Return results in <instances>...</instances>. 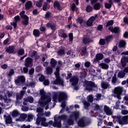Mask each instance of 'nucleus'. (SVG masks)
<instances>
[{"label":"nucleus","instance_id":"f257e3e1","mask_svg":"<svg viewBox=\"0 0 128 128\" xmlns=\"http://www.w3.org/2000/svg\"><path fill=\"white\" fill-rule=\"evenodd\" d=\"M84 84L86 90L92 92L96 90V89H97V85L92 81L86 80L84 82Z\"/></svg>","mask_w":128,"mask_h":128},{"label":"nucleus","instance_id":"f03ea898","mask_svg":"<svg viewBox=\"0 0 128 128\" xmlns=\"http://www.w3.org/2000/svg\"><path fill=\"white\" fill-rule=\"evenodd\" d=\"M116 121L122 126L126 125L128 124V116H117L116 117Z\"/></svg>","mask_w":128,"mask_h":128},{"label":"nucleus","instance_id":"7ed1b4c3","mask_svg":"<svg viewBox=\"0 0 128 128\" xmlns=\"http://www.w3.org/2000/svg\"><path fill=\"white\" fill-rule=\"evenodd\" d=\"M46 121V118L43 117V116H37V118L36 119V124L38 125L41 124V126L44 127H48V124Z\"/></svg>","mask_w":128,"mask_h":128},{"label":"nucleus","instance_id":"20e7f679","mask_svg":"<svg viewBox=\"0 0 128 128\" xmlns=\"http://www.w3.org/2000/svg\"><path fill=\"white\" fill-rule=\"evenodd\" d=\"M54 75L56 77V80L52 81V84H54L62 86L64 85V80L61 78L60 76V72H54Z\"/></svg>","mask_w":128,"mask_h":128},{"label":"nucleus","instance_id":"39448f33","mask_svg":"<svg viewBox=\"0 0 128 128\" xmlns=\"http://www.w3.org/2000/svg\"><path fill=\"white\" fill-rule=\"evenodd\" d=\"M14 82L18 86H24V82H26V78L24 76H19L16 77V79Z\"/></svg>","mask_w":128,"mask_h":128},{"label":"nucleus","instance_id":"423d86ee","mask_svg":"<svg viewBox=\"0 0 128 128\" xmlns=\"http://www.w3.org/2000/svg\"><path fill=\"white\" fill-rule=\"evenodd\" d=\"M26 12L22 10L19 14L22 18V20H24L22 21V24L27 26L29 24V17L27 15L24 14Z\"/></svg>","mask_w":128,"mask_h":128},{"label":"nucleus","instance_id":"0eeeda50","mask_svg":"<svg viewBox=\"0 0 128 128\" xmlns=\"http://www.w3.org/2000/svg\"><path fill=\"white\" fill-rule=\"evenodd\" d=\"M68 98V96L64 92H60L58 94V100L59 102H65Z\"/></svg>","mask_w":128,"mask_h":128},{"label":"nucleus","instance_id":"6e6552de","mask_svg":"<svg viewBox=\"0 0 128 128\" xmlns=\"http://www.w3.org/2000/svg\"><path fill=\"white\" fill-rule=\"evenodd\" d=\"M122 93V88L120 87L116 88L114 90V94L118 100H121V94Z\"/></svg>","mask_w":128,"mask_h":128},{"label":"nucleus","instance_id":"1a4fd4ad","mask_svg":"<svg viewBox=\"0 0 128 128\" xmlns=\"http://www.w3.org/2000/svg\"><path fill=\"white\" fill-rule=\"evenodd\" d=\"M33 63L34 60L32 58L28 57L26 58H25L24 62V65L25 67H30V68H31L33 66Z\"/></svg>","mask_w":128,"mask_h":128},{"label":"nucleus","instance_id":"9d476101","mask_svg":"<svg viewBox=\"0 0 128 128\" xmlns=\"http://www.w3.org/2000/svg\"><path fill=\"white\" fill-rule=\"evenodd\" d=\"M77 124L78 125V126L80 128L86 126V121L85 117H82L79 119L78 122H77Z\"/></svg>","mask_w":128,"mask_h":128},{"label":"nucleus","instance_id":"9b49d317","mask_svg":"<svg viewBox=\"0 0 128 128\" xmlns=\"http://www.w3.org/2000/svg\"><path fill=\"white\" fill-rule=\"evenodd\" d=\"M104 58V54L102 53H98L96 54L95 58H94V62L98 63L100 60H102Z\"/></svg>","mask_w":128,"mask_h":128},{"label":"nucleus","instance_id":"f8f14e48","mask_svg":"<svg viewBox=\"0 0 128 128\" xmlns=\"http://www.w3.org/2000/svg\"><path fill=\"white\" fill-rule=\"evenodd\" d=\"M46 26L47 28L50 29L52 32H54L56 30V25L54 22H49L46 24Z\"/></svg>","mask_w":128,"mask_h":128},{"label":"nucleus","instance_id":"ddd939ff","mask_svg":"<svg viewBox=\"0 0 128 128\" xmlns=\"http://www.w3.org/2000/svg\"><path fill=\"white\" fill-rule=\"evenodd\" d=\"M108 30L112 33H114L116 34H119L120 32V28L118 26H116L115 28L109 26L108 28Z\"/></svg>","mask_w":128,"mask_h":128},{"label":"nucleus","instance_id":"4468645a","mask_svg":"<svg viewBox=\"0 0 128 128\" xmlns=\"http://www.w3.org/2000/svg\"><path fill=\"white\" fill-rule=\"evenodd\" d=\"M104 112L105 114H106V116H111L113 114V112L111 108H109V106L105 105L104 106Z\"/></svg>","mask_w":128,"mask_h":128},{"label":"nucleus","instance_id":"2eb2a0df","mask_svg":"<svg viewBox=\"0 0 128 128\" xmlns=\"http://www.w3.org/2000/svg\"><path fill=\"white\" fill-rule=\"evenodd\" d=\"M14 20H15V22H13L10 23V24L14 26V29H16L17 22H18L20 20V16H16L15 17H14Z\"/></svg>","mask_w":128,"mask_h":128},{"label":"nucleus","instance_id":"dca6fc26","mask_svg":"<svg viewBox=\"0 0 128 128\" xmlns=\"http://www.w3.org/2000/svg\"><path fill=\"white\" fill-rule=\"evenodd\" d=\"M68 116L66 115L62 114L60 116H57V115L54 116V119L58 120H64L65 121L67 120Z\"/></svg>","mask_w":128,"mask_h":128},{"label":"nucleus","instance_id":"f3484780","mask_svg":"<svg viewBox=\"0 0 128 128\" xmlns=\"http://www.w3.org/2000/svg\"><path fill=\"white\" fill-rule=\"evenodd\" d=\"M54 122H53V127L61 128H62V120L54 119Z\"/></svg>","mask_w":128,"mask_h":128},{"label":"nucleus","instance_id":"a211bd4d","mask_svg":"<svg viewBox=\"0 0 128 128\" xmlns=\"http://www.w3.org/2000/svg\"><path fill=\"white\" fill-rule=\"evenodd\" d=\"M79 118H80V112L78 111L73 112L72 114L70 116V118H74L75 121L78 120Z\"/></svg>","mask_w":128,"mask_h":128},{"label":"nucleus","instance_id":"6ab92c4d","mask_svg":"<svg viewBox=\"0 0 128 128\" xmlns=\"http://www.w3.org/2000/svg\"><path fill=\"white\" fill-rule=\"evenodd\" d=\"M74 124V120H72L71 118L67 119L64 121V125L66 126H72Z\"/></svg>","mask_w":128,"mask_h":128},{"label":"nucleus","instance_id":"aec40b11","mask_svg":"<svg viewBox=\"0 0 128 128\" xmlns=\"http://www.w3.org/2000/svg\"><path fill=\"white\" fill-rule=\"evenodd\" d=\"M70 82H72V85L73 86H76V84H78V78L76 76H73L71 78V79L70 80Z\"/></svg>","mask_w":128,"mask_h":128},{"label":"nucleus","instance_id":"412c9836","mask_svg":"<svg viewBox=\"0 0 128 128\" xmlns=\"http://www.w3.org/2000/svg\"><path fill=\"white\" fill-rule=\"evenodd\" d=\"M4 117L5 118L4 120L6 124H11L12 123V119L11 116L10 115H4Z\"/></svg>","mask_w":128,"mask_h":128},{"label":"nucleus","instance_id":"4be33fe9","mask_svg":"<svg viewBox=\"0 0 128 128\" xmlns=\"http://www.w3.org/2000/svg\"><path fill=\"white\" fill-rule=\"evenodd\" d=\"M14 46H10L9 47H8L7 48H6V52L7 53L11 54H15L14 52Z\"/></svg>","mask_w":128,"mask_h":128},{"label":"nucleus","instance_id":"5701e85b","mask_svg":"<svg viewBox=\"0 0 128 128\" xmlns=\"http://www.w3.org/2000/svg\"><path fill=\"white\" fill-rule=\"evenodd\" d=\"M33 6V4L32 3V1H27L24 4L25 6V10H28L30 8H32V6Z\"/></svg>","mask_w":128,"mask_h":128},{"label":"nucleus","instance_id":"b1692460","mask_svg":"<svg viewBox=\"0 0 128 128\" xmlns=\"http://www.w3.org/2000/svg\"><path fill=\"white\" fill-rule=\"evenodd\" d=\"M128 63V58L124 56L121 59V64L123 68H125L126 66V64Z\"/></svg>","mask_w":128,"mask_h":128},{"label":"nucleus","instance_id":"393cba45","mask_svg":"<svg viewBox=\"0 0 128 128\" xmlns=\"http://www.w3.org/2000/svg\"><path fill=\"white\" fill-rule=\"evenodd\" d=\"M53 6L54 8H56L58 10L62 11V8L60 4L58 1H54V3L53 4Z\"/></svg>","mask_w":128,"mask_h":128},{"label":"nucleus","instance_id":"a878e982","mask_svg":"<svg viewBox=\"0 0 128 128\" xmlns=\"http://www.w3.org/2000/svg\"><path fill=\"white\" fill-rule=\"evenodd\" d=\"M106 43L108 44L111 42H112L114 40V36L112 34L109 35L108 36H105V38L104 39Z\"/></svg>","mask_w":128,"mask_h":128},{"label":"nucleus","instance_id":"bb28decb","mask_svg":"<svg viewBox=\"0 0 128 128\" xmlns=\"http://www.w3.org/2000/svg\"><path fill=\"white\" fill-rule=\"evenodd\" d=\"M50 64L51 66V67L54 68L56 67V66L58 64V62L56 60V59L52 58L50 59Z\"/></svg>","mask_w":128,"mask_h":128},{"label":"nucleus","instance_id":"cd10ccee","mask_svg":"<svg viewBox=\"0 0 128 128\" xmlns=\"http://www.w3.org/2000/svg\"><path fill=\"white\" fill-rule=\"evenodd\" d=\"M59 36L60 37L64 38H68V35L63 30H60Z\"/></svg>","mask_w":128,"mask_h":128},{"label":"nucleus","instance_id":"c85d7f7f","mask_svg":"<svg viewBox=\"0 0 128 128\" xmlns=\"http://www.w3.org/2000/svg\"><path fill=\"white\" fill-rule=\"evenodd\" d=\"M56 54L60 56H62L66 54L65 50L63 48H60L59 50L56 52Z\"/></svg>","mask_w":128,"mask_h":128},{"label":"nucleus","instance_id":"c756f323","mask_svg":"<svg viewBox=\"0 0 128 128\" xmlns=\"http://www.w3.org/2000/svg\"><path fill=\"white\" fill-rule=\"evenodd\" d=\"M113 2L112 0H108V4L106 2L104 4V7L106 8L110 9L112 8V6Z\"/></svg>","mask_w":128,"mask_h":128},{"label":"nucleus","instance_id":"7c9ffc66","mask_svg":"<svg viewBox=\"0 0 128 128\" xmlns=\"http://www.w3.org/2000/svg\"><path fill=\"white\" fill-rule=\"evenodd\" d=\"M126 42L124 40H121L119 42L118 47L119 48H126Z\"/></svg>","mask_w":128,"mask_h":128},{"label":"nucleus","instance_id":"2f4dec72","mask_svg":"<svg viewBox=\"0 0 128 128\" xmlns=\"http://www.w3.org/2000/svg\"><path fill=\"white\" fill-rule=\"evenodd\" d=\"M91 42V39L89 38L84 37L82 38V42L84 45H86L89 44L90 42Z\"/></svg>","mask_w":128,"mask_h":128},{"label":"nucleus","instance_id":"473e14b6","mask_svg":"<svg viewBox=\"0 0 128 128\" xmlns=\"http://www.w3.org/2000/svg\"><path fill=\"white\" fill-rule=\"evenodd\" d=\"M38 114L37 116H44V113H43V109L42 108H38L37 109Z\"/></svg>","mask_w":128,"mask_h":128},{"label":"nucleus","instance_id":"72a5a7b5","mask_svg":"<svg viewBox=\"0 0 128 128\" xmlns=\"http://www.w3.org/2000/svg\"><path fill=\"white\" fill-rule=\"evenodd\" d=\"M31 58H33L34 57L35 58V60H38L40 58V56L38 55V53L36 51L34 50L32 54V56H30Z\"/></svg>","mask_w":128,"mask_h":128},{"label":"nucleus","instance_id":"f704fd0d","mask_svg":"<svg viewBox=\"0 0 128 128\" xmlns=\"http://www.w3.org/2000/svg\"><path fill=\"white\" fill-rule=\"evenodd\" d=\"M33 34L36 38H38L40 35V30H38L34 29L33 31Z\"/></svg>","mask_w":128,"mask_h":128},{"label":"nucleus","instance_id":"c9c22d12","mask_svg":"<svg viewBox=\"0 0 128 128\" xmlns=\"http://www.w3.org/2000/svg\"><path fill=\"white\" fill-rule=\"evenodd\" d=\"M40 94L42 96V98L45 100L46 98V92L44 91V90L42 89L40 90Z\"/></svg>","mask_w":128,"mask_h":128},{"label":"nucleus","instance_id":"e433bc0d","mask_svg":"<svg viewBox=\"0 0 128 128\" xmlns=\"http://www.w3.org/2000/svg\"><path fill=\"white\" fill-rule=\"evenodd\" d=\"M99 66H101V68L104 70H108V68H109V65L106 64V63H100Z\"/></svg>","mask_w":128,"mask_h":128},{"label":"nucleus","instance_id":"4c0bfd02","mask_svg":"<svg viewBox=\"0 0 128 128\" xmlns=\"http://www.w3.org/2000/svg\"><path fill=\"white\" fill-rule=\"evenodd\" d=\"M19 112L17 110H14L13 112H12V118H15L17 116H19Z\"/></svg>","mask_w":128,"mask_h":128},{"label":"nucleus","instance_id":"58836bf2","mask_svg":"<svg viewBox=\"0 0 128 128\" xmlns=\"http://www.w3.org/2000/svg\"><path fill=\"white\" fill-rule=\"evenodd\" d=\"M101 86L102 88L106 90V89L108 88H109L110 85L108 82H102V83L101 84Z\"/></svg>","mask_w":128,"mask_h":128},{"label":"nucleus","instance_id":"ea45409f","mask_svg":"<svg viewBox=\"0 0 128 128\" xmlns=\"http://www.w3.org/2000/svg\"><path fill=\"white\" fill-rule=\"evenodd\" d=\"M52 12H47L46 14H45V18L46 20H50L52 18Z\"/></svg>","mask_w":128,"mask_h":128},{"label":"nucleus","instance_id":"a19ab883","mask_svg":"<svg viewBox=\"0 0 128 128\" xmlns=\"http://www.w3.org/2000/svg\"><path fill=\"white\" fill-rule=\"evenodd\" d=\"M126 74L124 72H118V76L119 78H122L124 76H126Z\"/></svg>","mask_w":128,"mask_h":128},{"label":"nucleus","instance_id":"79ce46f5","mask_svg":"<svg viewBox=\"0 0 128 128\" xmlns=\"http://www.w3.org/2000/svg\"><path fill=\"white\" fill-rule=\"evenodd\" d=\"M100 8H101V6H100V2H97L94 6V8L96 10H100Z\"/></svg>","mask_w":128,"mask_h":128},{"label":"nucleus","instance_id":"37998d69","mask_svg":"<svg viewBox=\"0 0 128 128\" xmlns=\"http://www.w3.org/2000/svg\"><path fill=\"white\" fill-rule=\"evenodd\" d=\"M24 54V48H21L18 50V56H22Z\"/></svg>","mask_w":128,"mask_h":128},{"label":"nucleus","instance_id":"c03bdc74","mask_svg":"<svg viewBox=\"0 0 128 128\" xmlns=\"http://www.w3.org/2000/svg\"><path fill=\"white\" fill-rule=\"evenodd\" d=\"M102 106H100L98 104H96L95 106H94L95 110H102Z\"/></svg>","mask_w":128,"mask_h":128},{"label":"nucleus","instance_id":"a18cd8bd","mask_svg":"<svg viewBox=\"0 0 128 128\" xmlns=\"http://www.w3.org/2000/svg\"><path fill=\"white\" fill-rule=\"evenodd\" d=\"M27 118H28V115H26V114H21L20 116V118L23 122L25 121Z\"/></svg>","mask_w":128,"mask_h":128},{"label":"nucleus","instance_id":"49530a36","mask_svg":"<svg viewBox=\"0 0 128 128\" xmlns=\"http://www.w3.org/2000/svg\"><path fill=\"white\" fill-rule=\"evenodd\" d=\"M84 109L88 110V108L90 106V102H88L87 101L84 102Z\"/></svg>","mask_w":128,"mask_h":128},{"label":"nucleus","instance_id":"de8ad7c7","mask_svg":"<svg viewBox=\"0 0 128 128\" xmlns=\"http://www.w3.org/2000/svg\"><path fill=\"white\" fill-rule=\"evenodd\" d=\"M52 67H48L46 68V73L48 74H52Z\"/></svg>","mask_w":128,"mask_h":128},{"label":"nucleus","instance_id":"09e8293b","mask_svg":"<svg viewBox=\"0 0 128 128\" xmlns=\"http://www.w3.org/2000/svg\"><path fill=\"white\" fill-rule=\"evenodd\" d=\"M34 119V116L32 114L28 115L27 116V119L26 120V122H32Z\"/></svg>","mask_w":128,"mask_h":128},{"label":"nucleus","instance_id":"8fccbe9b","mask_svg":"<svg viewBox=\"0 0 128 128\" xmlns=\"http://www.w3.org/2000/svg\"><path fill=\"white\" fill-rule=\"evenodd\" d=\"M44 2V1H43V0H40L36 2V6H37L38 8L42 7V4Z\"/></svg>","mask_w":128,"mask_h":128},{"label":"nucleus","instance_id":"3c124183","mask_svg":"<svg viewBox=\"0 0 128 128\" xmlns=\"http://www.w3.org/2000/svg\"><path fill=\"white\" fill-rule=\"evenodd\" d=\"M48 4L46 2H44V5L42 6V10L46 12L48 9Z\"/></svg>","mask_w":128,"mask_h":128},{"label":"nucleus","instance_id":"603ef678","mask_svg":"<svg viewBox=\"0 0 128 128\" xmlns=\"http://www.w3.org/2000/svg\"><path fill=\"white\" fill-rule=\"evenodd\" d=\"M92 11V7L91 6L88 5L87 7H86V12H90Z\"/></svg>","mask_w":128,"mask_h":128},{"label":"nucleus","instance_id":"864d4df0","mask_svg":"<svg viewBox=\"0 0 128 128\" xmlns=\"http://www.w3.org/2000/svg\"><path fill=\"white\" fill-rule=\"evenodd\" d=\"M113 24H114V20H110V21H108V22H106V27L112 26Z\"/></svg>","mask_w":128,"mask_h":128},{"label":"nucleus","instance_id":"5fc2aeb1","mask_svg":"<svg viewBox=\"0 0 128 128\" xmlns=\"http://www.w3.org/2000/svg\"><path fill=\"white\" fill-rule=\"evenodd\" d=\"M49 102L46 101H42L40 102V106L42 107H44L46 105H48Z\"/></svg>","mask_w":128,"mask_h":128},{"label":"nucleus","instance_id":"6e6d98bb","mask_svg":"<svg viewBox=\"0 0 128 128\" xmlns=\"http://www.w3.org/2000/svg\"><path fill=\"white\" fill-rule=\"evenodd\" d=\"M69 42H72L74 40V34L72 33H69L68 34Z\"/></svg>","mask_w":128,"mask_h":128},{"label":"nucleus","instance_id":"4d7b16f0","mask_svg":"<svg viewBox=\"0 0 128 128\" xmlns=\"http://www.w3.org/2000/svg\"><path fill=\"white\" fill-rule=\"evenodd\" d=\"M26 100L28 101V102L32 104L34 102V98L32 96L27 97Z\"/></svg>","mask_w":128,"mask_h":128},{"label":"nucleus","instance_id":"13d9d810","mask_svg":"<svg viewBox=\"0 0 128 128\" xmlns=\"http://www.w3.org/2000/svg\"><path fill=\"white\" fill-rule=\"evenodd\" d=\"M0 99L1 100H4V102H5V103H8V102H7V100H8V98H7V96H4H4H0Z\"/></svg>","mask_w":128,"mask_h":128},{"label":"nucleus","instance_id":"bf43d9fd","mask_svg":"<svg viewBox=\"0 0 128 128\" xmlns=\"http://www.w3.org/2000/svg\"><path fill=\"white\" fill-rule=\"evenodd\" d=\"M34 71H35L34 68H32L28 71V74H30V76H32L34 73Z\"/></svg>","mask_w":128,"mask_h":128},{"label":"nucleus","instance_id":"052dcab7","mask_svg":"<svg viewBox=\"0 0 128 128\" xmlns=\"http://www.w3.org/2000/svg\"><path fill=\"white\" fill-rule=\"evenodd\" d=\"M99 44L100 46H104V44H106V40L102 38L100 39V41H99Z\"/></svg>","mask_w":128,"mask_h":128},{"label":"nucleus","instance_id":"680f3d73","mask_svg":"<svg viewBox=\"0 0 128 128\" xmlns=\"http://www.w3.org/2000/svg\"><path fill=\"white\" fill-rule=\"evenodd\" d=\"M46 80V79H45L44 76L43 74H42L41 76H40V77L39 78V80L40 82H43L44 81Z\"/></svg>","mask_w":128,"mask_h":128},{"label":"nucleus","instance_id":"e2e57ef3","mask_svg":"<svg viewBox=\"0 0 128 128\" xmlns=\"http://www.w3.org/2000/svg\"><path fill=\"white\" fill-rule=\"evenodd\" d=\"M42 82H43L44 85L45 86H48L50 85V80L48 79H46V80H44Z\"/></svg>","mask_w":128,"mask_h":128},{"label":"nucleus","instance_id":"0e129e2a","mask_svg":"<svg viewBox=\"0 0 128 128\" xmlns=\"http://www.w3.org/2000/svg\"><path fill=\"white\" fill-rule=\"evenodd\" d=\"M14 74V72L13 69H10L9 71V74H8V76H12L13 74Z\"/></svg>","mask_w":128,"mask_h":128},{"label":"nucleus","instance_id":"69168bd1","mask_svg":"<svg viewBox=\"0 0 128 128\" xmlns=\"http://www.w3.org/2000/svg\"><path fill=\"white\" fill-rule=\"evenodd\" d=\"M93 22L94 21L88 20L86 24L88 26H92L93 24Z\"/></svg>","mask_w":128,"mask_h":128},{"label":"nucleus","instance_id":"338daca9","mask_svg":"<svg viewBox=\"0 0 128 128\" xmlns=\"http://www.w3.org/2000/svg\"><path fill=\"white\" fill-rule=\"evenodd\" d=\"M88 100L89 102H92L94 100V98L92 96L90 95L89 97H88Z\"/></svg>","mask_w":128,"mask_h":128},{"label":"nucleus","instance_id":"774afa93","mask_svg":"<svg viewBox=\"0 0 128 128\" xmlns=\"http://www.w3.org/2000/svg\"><path fill=\"white\" fill-rule=\"evenodd\" d=\"M30 127L31 126L30 124L26 126V124H23L20 126V128H30Z\"/></svg>","mask_w":128,"mask_h":128}]
</instances>
